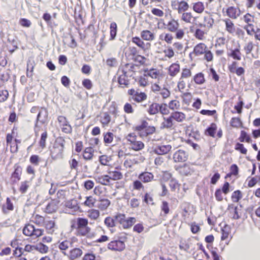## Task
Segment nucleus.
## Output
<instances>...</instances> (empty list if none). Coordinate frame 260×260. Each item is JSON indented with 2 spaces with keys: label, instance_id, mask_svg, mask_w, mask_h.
I'll use <instances>...</instances> for the list:
<instances>
[{
  "label": "nucleus",
  "instance_id": "18",
  "mask_svg": "<svg viewBox=\"0 0 260 260\" xmlns=\"http://www.w3.org/2000/svg\"><path fill=\"white\" fill-rule=\"evenodd\" d=\"M177 170L181 174L185 176L190 175L193 171L190 167L187 164H184L183 166L178 167Z\"/></svg>",
  "mask_w": 260,
  "mask_h": 260
},
{
  "label": "nucleus",
  "instance_id": "13",
  "mask_svg": "<svg viewBox=\"0 0 260 260\" xmlns=\"http://www.w3.org/2000/svg\"><path fill=\"white\" fill-rule=\"evenodd\" d=\"M48 116V112L46 109L41 108L37 115L35 126H38L39 122L43 124L45 122Z\"/></svg>",
  "mask_w": 260,
  "mask_h": 260
},
{
  "label": "nucleus",
  "instance_id": "3",
  "mask_svg": "<svg viewBox=\"0 0 260 260\" xmlns=\"http://www.w3.org/2000/svg\"><path fill=\"white\" fill-rule=\"evenodd\" d=\"M126 139L128 142V144L130 148L135 151L142 150L144 147V144L142 142L137 140V136L134 133L129 134Z\"/></svg>",
  "mask_w": 260,
  "mask_h": 260
},
{
  "label": "nucleus",
  "instance_id": "5",
  "mask_svg": "<svg viewBox=\"0 0 260 260\" xmlns=\"http://www.w3.org/2000/svg\"><path fill=\"white\" fill-rule=\"evenodd\" d=\"M128 93L131 96V99L137 103L145 101L147 97L145 93L134 89H129L128 91Z\"/></svg>",
  "mask_w": 260,
  "mask_h": 260
},
{
  "label": "nucleus",
  "instance_id": "2",
  "mask_svg": "<svg viewBox=\"0 0 260 260\" xmlns=\"http://www.w3.org/2000/svg\"><path fill=\"white\" fill-rule=\"evenodd\" d=\"M88 220L86 218L79 217L76 220V228L80 235L86 236L90 231L88 226Z\"/></svg>",
  "mask_w": 260,
  "mask_h": 260
},
{
  "label": "nucleus",
  "instance_id": "28",
  "mask_svg": "<svg viewBox=\"0 0 260 260\" xmlns=\"http://www.w3.org/2000/svg\"><path fill=\"white\" fill-rule=\"evenodd\" d=\"M159 104L153 103L151 104L147 109V112L150 115H154L158 113Z\"/></svg>",
  "mask_w": 260,
  "mask_h": 260
},
{
  "label": "nucleus",
  "instance_id": "14",
  "mask_svg": "<svg viewBox=\"0 0 260 260\" xmlns=\"http://www.w3.org/2000/svg\"><path fill=\"white\" fill-rule=\"evenodd\" d=\"M145 76L150 77L152 79L159 80L162 78V75L160 71L156 69H151L146 70L144 72Z\"/></svg>",
  "mask_w": 260,
  "mask_h": 260
},
{
  "label": "nucleus",
  "instance_id": "56",
  "mask_svg": "<svg viewBox=\"0 0 260 260\" xmlns=\"http://www.w3.org/2000/svg\"><path fill=\"white\" fill-rule=\"evenodd\" d=\"M147 76H145V73L144 74L143 76L140 77L138 81V83L140 86L142 87H145L146 86L148 83V80L146 78Z\"/></svg>",
  "mask_w": 260,
  "mask_h": 260
},
{
  "label": "nucleus",
  "instance_id": "60",
  "mask_svg": "<svg viewBox=\"0 0 260 260\" xmlns=\"http://www.w3.org/2000/svg\"><path fill=\"white\" fill-rule=\"evenodd\" d=\"M205 32L200 29H197L195 32V37L199 40H204L205 39Z\"/></svg>",
  "mask_w": 260,
  "mask_h": 260
},
{
  "label": "nucleus",
  "instance_id": "10",
  "mask_svg": "<svg viewBox=\"0 0 260 260\" xmlns=\"http://www.w3.org/2000/svg\"><path fill=\"white\" fill-rule=\"evenodd\" d=\"M63 253L67 255L70 260H75L79 258L83 253L82 250L79 248H74L71 250L68 254L66 252Z\"/></svg>",
  "mask_w": 260,
  "mask_h": 260
},
{
  "label": "nucleus",
  "instance_id": "41",
  "mask_svg": "<svg viewBox=\"0 0 260 260\" xmlns=\"http://www.w3.org/2000/svg\"><path fill=\"white\" fill-rule=\"evenodd\" d=\"M229 55L232 57L234 59L240 60L241 59V53L238 48L232 50Z\"/></svg>",
  "mask_w": 260,
  "mask_h": 260
},
{
  "label": "nucleus",
  "instance_id": "40",
  "mask_svg": "<svg viewBox=\"0 0 260 260\" xmlns=\"http://www.w3.org/2000/svg\"><path fill=\"white\" fill-rule=\"evenodd\" d=\"M239 140L241 142H244L245 141L248 143H250L251 141V139L250 136L248 135L247 133L244 131H242L241 132V135Z\"/></svg>",
  "mask_w": 260,
  "mask_h": 260
},
{
  "label": "nucleus",
  "instance_id": "34",
  "mask_svg": "<svg viewBox=\"0 0 260 260\" xmlns=\"http://www.w3.org/2000/svg\"><path fill=\"white\" fill-rule=\"evenodd\" d=\"M242 197L243 195L242 192L239 190H237L233 192L231 199L233 202L237 203L238 202Z\"/></svg>",
  "mask_w": 260,
  "mask_h": 260
},
{
  "label": "nucleus",
  "instance_id": "38",
  "mask_svg": "<svg viewBox=\"0 0 260 260\" xmlns=\"http://www.w3.org/2000/svg\"><path fill=\"white\" fill-rule=\"evenodd\" d=\"M193 80L197 84H203L205 81L204 74L202 73H199L196 74L193 77Z\"/></svg>",
  "mask_w": 260,
  "mask_h": 260
},
{
  "label": "nucleus",
  "instance_id": "26",
  "mask_svg": "<svg viewBox=\"0 0 260 260\" xmlns=\"http://www.w3.org/2000/svg\"><path fill=\"white\" fill-rule=\"evenodd\" d=\"M96 180L99 183L104 185H108L110 183V179L108 175L98 176Z\"/></svg>",
  "mask_w": 260,
  "mask_h": 260
},
{
  "label": "nucleus",
  "instance_id": "58",
  "mask_svg": "<svg viewBox=\"0 0 260 260\" xmlns=\"http://www.w3.org/2000/svg\"><path fill=\"white\" fill-rule=\"evenodd\" d=\"M70 245H71V242L70 241L65 240V241H63L62 242H61L59 244L58 247L60 249H61L62 250H65L69 247Z\"/></svg>",
  "mask_w": 260,
  "mask_h": 260
},
{
  "label": "nucleus",
  "instance_id": "11",
  "mask_svg": "<svg viewBox=\"0 0 260 260\" xmlns=\"http://www.w3.org/2000/svg\"><path fill=\"white\" fill-rule=\"evenodd\" d=\"M66 206L69 210H71V211H68L69 213L72 214H74L75 212L79 209L78 202L75 199H72L66 202Z\"/></svg>",
  "mask_w": 260,
  "mask_h": 260
},
{
  "label": "nucleus",
  "instance_id": "50",
  "mask_svg": "<svg viewBox=\"0 0 260 260\" xmlns=\"http://www.w3.org/2000/svg\"><path fill=\"white\" fill-rule=\"evenodd\" d=\"M132 41L134 43L136 44L138 47L142 49H145V44L143 41H142L138 37H134L132 39Z\"/></svg>",
  "mask_w": 260,
  "mask_h": 260
},
{
  "label": "nucleus",
  "instance_id": "23",
  "mask_svg": "<svg viewBox=\"0 0 260 260\" xmlns=\"http://www.w3.org/2000/svg\"><path fill=\"white\" fill-rule=\"evenodd\" d=\"M226 13L228 16H238L240 15V10L238 8L231 6L227 8Z\"/></svg>",
  "mask_w": 260,
  "mask_h": 260
},
{
  "label": "nucleus",
  "instance_id": "44",
  "mask_svg": "<svg viewBox=\"0 0 260 260\" xmlns=\"http://www.w3.org/2000/svg\"><path fill=\"white\" fill-rule=\"evenodd\" d=\"M87 213L88 217L92 219H96L100 216V212L98 210L91 209Z\"/></svg>",
  "mask_w": 260,
  "mask_h": 260
},
{
  "label": "nucleus",
  "instance_id": "39",
  "mask_svg": "<svg viewBox=\"0 0 260 260\" xmlns=\"http://www.w3.org/2000/svg\"><path fill=\"white\" fill-rule=\"evenodd\" d=\"M229 209L233 210L234 211L233 219H238L240 218L241 215L239 214V209L237 206H235L233 204H231L229 206Z\"/></svg>",
  "mask_w": 260,
  "mask_h": 260
},
{
  "label": "nucleus",
  "instance_id": "61",
  "mask_svg": "<svg viewBox=\"0 0 260 260\" xmlns=\"http://www.w3.org/2000/svg\"><path fill=\"white\" fill-rule=\"evenodd\" d=\"M124 111L127 114L133 113L134 111L132 105L128 103H126L123 107Z\"/></svg>",
  "mask_w": 260,
  "mask_h": 260
},
{
  "label": "nucleus",
  "instance_id": "27",
  "mask_svg": "<svg viewBox=\"0 0 260 260\" xmlns=\"http://www.w3.org/2000/svg\"><path fill=\"white\" fill-rule=\"evenodd\" d=\"M192 8L196 13L200 14L204 11L205 7L203 3L198 2L193 4Z\"/></svg>",
  "mask_w": 260,
  "mask_h": 260
},
{
  "label": "nucleus",
  "instance_id": "24",
  "mask_svg": "<svg viewBox=\"0 0 260 260\" xmlns=\"http://www.w3.org/2000/svg\"><path fill=\"white\" fill-rule=\"evenodd\" d=\"M108 176L110 179L113 180H118L122 178V174L118 171H109Z\"/></svg>",
  "mask_w": 260,
  "mask_h": 260
},
{
  "label": "nucleus",
  "instance_id": "30",
  "mask_svg": "<svg viewBox=\"0 0 260 260\" xmlns=\"http://www.w3.org/2000/svg\"><path fill=\"white\" fill-rule=\"evenodd\" d=\"M164 121L161 123V128H171L172 127L173 124V118L171 117V115L168 118H164Z\"/></svg>",
  "mask_w": 260,
  "mask_h": 260
},
{
  "label": "nucleus",
  "instance_id": "15",
  "mask_svg": "<svg viewBox=\"0 0 260 260\" xmlns=\"http://www.w3.org/2000/svg\"><path fill=\"white\" fill-rule=\"evenodd\" d=\"M59 201L57 200H51L47 205L45 211L48 213L55 212L58 208Z\"/></svg>",
  "mask_w": 260,
  "mask_h": 260
},
{
  "label": "nucleus",
  "instance_id": "20",
  "mask_svg": "<svg viewBox=\"0 0 260 260\" xmlns=\"http://www.w3.org/2000/svg\"><path fill=\"white\" fill-rule=\"evenodd\" d=\"M180 71L179 64L174 63L172 64L169 68V74L172 77L175 76Z\"/></svg>",
  "mask_w": 260,
  "mask_h": 260
},
{
  "label": "nucleus",
  "instance_id": "4",
  "mask_svg": "<svg viewBox=\"0 0 260 260\" xmlns=\"http://www.w3.org/2000/svg\"><path fill=\"white\" fill-rule=\"evenodd\" d=\"M44 230L41 229H36L35 226L30 224L25 225L23 229V234L26 236L37 238L43 234Z\"/></svg>",
  "mask_w": 260,
  "mask_h": 260
},
{
  "label": "nucleus",
  "instance_id": "47",
  "mask_svg": "<svg viewBox=\"0 0 260 260\" xmlns=\"http://www.w3.org/2000/svg\"><path fill=\"white\" fill-rule=\"evenodd\" d=\"M115 219L111 217H108L105 218L104 222L105 224L109 228H113L115 225Z\"/></svg>",
  "mask_w": 260,
  "mask_h": 260
},
{
  "label": "nucleus",
  "instance_id": "32",
  "mask_svg": "<svg viewBox=\"0 0 260 260\" xmlns=\"http://www.w3.org/2000/svg\"><path fill=\"white\" fill-rule=\"evenodd\" d=\"M110 204V201L107 199H102L99 201L98 207L102 210L106 209Z\"/></svg>",
  "mask_w": 260,
  "mask_h": 260
},
{
  "label": "nucleus",
  "instance_id": "8",
  "mask_svg": "<svg viewBox=\"0 0 260 260\" xmlns=\"http://www.w3.org/2000/svg\"><path fill=\"white\" fill-rule=\"evenodd\" d=\"M207 46L204 43H199L194 46L193 51L189 54V56H197L203 55L206 52Z\"/></svg>",
  "mask_w": 260,
  "mask_h": 260
},
{
  "label": "nucleus",
  "instance_id": "52",
  "mask_svg": "<svg viewBox=\"0 0 260 260\" xmlns=\"http://www.w3.org/2000/svg\"><path fill=\"white\" fill-rule=\"evenodd\" d=\"M32 221L38 225H42L45 223L46 220L44 217L37 214L34 217Z\"/></svg>",
  "mask_w": 260,
  "mask_h": 260
},
{
  "label": "nucleus",
  "instance_id": "49",
  "mask_svg": "<svg viewBox=\"0 0 260 260\" xmlns=\"http://www.w3.org/2000/svg\"><path fill=\"white\" fill-rule=\"evenodd\" d=\"M168 107L169 109L173 110L178 109L180 107V103L177 100H172L169 102Z\"/></svg>",
  "mask_w": 260,
  "mask_h": 260
},
{
  "label": "nucleus",
  "instance_id": "12",
  "mask_svg": "<svg viewBox=\"0 0 260 260\" xmlns=\"http://www.w3.org/2000/svg\"><path fill=\"white\" fill-rule=\"evenodd\" d=\"M118 82L119 86L121 87H127L129 84L128 77L126 75V71L124 70L121 71V74L119 75Z\"/></svg>",
  "mask_w": 260,
  "mask_h": 260
},
{
  "label": "nucleus",
  "instance_id": "57",
  "mask_svg": "<svg viewBox=\"0 0 260 260\" xmlns=\"http://www.w3.org/2000/svg\"><path fill=\"white\" fill-rule=\"evenodd\" d=\"M230 171H231L230 174H227L226 177H230L231 175H235V176L237 175L238 174V171H239L238 166L235 164L232 165L231 166Z\"/></svg>",
  "mask_w": 260,
  "mask_h": 260
},
{
  "label": "nucleus",
  "instance_id": "45",
  "mask_svg": "<svg viewBox=\"0 0 260 260\" xmlns=\"http://www.w3.org/2000/svg\"><path fill=\"white\" fill-rule=\"evenodd\" d=\"M188 8V5L184 1H181L178 5V12L181 13L186 11Z\"/></svg>",
  "mask_w": 260,
  "mask_h": 260
},
{
  "label": "nucleus",
  "instance_id": "36",
  "mask_svg": "<svg viewBox=\"0 0 260 260\" xmlns=\"http://www.w3.org/2000/svg\"><path fill=\"white\" fill-rule=\"evenodd\" d=\"M136 222V219L135 217H128L125 219L122 226L124 229H128L131 227Z\"/></svg>",
  "mask_w": 260,
  "mask_h": 260
},
{
  "label": "nucleus",
  "instance_id": "55",
  "mask_svg": "<svg viewBox=\"0 0 260 260\" xmlns=\"http://www.w3.org/2000/svg\"><path fill=\"white\" fill-rule=\"evenodd\" d=\"M47 138V133L46 132L43 133L41 135V139L40 141V145L42 148H44L46 146V140Z\"/></svg>",
  "mask_w": 260,
  "mask_h": 260
},
{
  "label": "nucleus",
  "instance_id": "51",
  "mask_svg": "<svg viewBox=\"0 0 260 260\" xmlns=\"http://www.w3.org/2000/svg\"><path fill=\"white\" fill-rule=\"evenodd\" d=\"M42 0H27L26 3L30 7L39 8Z\"/></svg>",
  "mask_w": 260,
  "mask_h": 260
},
{
  "label": "nucleus",
  "instance_id": "59",
  "mask_svg": "<svg viewBox=\"0 0 260 260\" xmlns=\"http://www.w3.org/2000/svg\"><path fill=\"white\" fill-rule=\"evenodd\" d=\"M235 149L239 151L241 153L245 154L247 153V149L244 147L243 144L237 143L235 146Z\"/></svg>",
  "mask_w": 260,
  "mask_h": 260
},
{
  "label": "nucleus",
  "instance_id": "37",
  "mask_svg": "<svg viewBox=\"0 0 260 260\" xmlns=\"http://www.w3.org/2000/svg\"><path fill=\"white\" fill-rule=\"evenodd\" d=\"M226 25V30L230 34H233L236 29L234 23L230 20L226 19L225 21Z\"/></svg>",
  "mask_w": 260,
  "mask_h": 260
},
{
  "label": "nucleus",
  "instance_id": "64",
  "mask_svg": "<svg viewBox=\"0 0 260 260\" xmlns=\"http://www.w3.org/2000/svg\"><path fill=\"white\" fill-rule=\"evenodd\" d=\"M106 63L110 67H115L118 64L117 61L115 58L108 59L106 61Z\"/></svg>",
  "mask_w": 260,
  "mask_h": 260
},
{
  "label": "nucleus",
  "instance_id": "21",
  "mask_svg": "<svg viewBox=\"0 0 260 260\" xmlns=\"http://www.w3.org/2000/svg\"><path fill=\"white\" fill-rule=\"evenodd\" d=\"M202 19V20H200L201 21V23H200V25L201 26H203L204 27H211L213 23H214V20L212 19V17H200Z\"/></svg>",
  "mask_w": 260,
  "mask_h": 260
},
{
  "label": "nucleus",
  "instance_id": "53",
  "mask_svg": "<svg viewBox=\"0 0 260 260\" xmlns=\"http://www.w3.org/2000/svg\"><path fill=\"white\" fill-rule=\"evenodd\" d=\"M95 202V200L92 197H87L86 200L84 202V204L88 207H92L94 206Z\"/></svg>",
  "mask_w": 260,
  "mask_h": 260
},
{
  "label": "nucleus",
  "instance_id": "31",
  "mask_svg": "<svg viewBox=\"0 0 260 260\" xmlns=\"http://www.w3.org/2000/svg\"><path fill=\"white\" fill-rule=\"evenodd\" d=\"M45 226L48 232L50 234H52L54 231L55 222L53 220H46Z\"/></svg>",
  "mask_w": 260,
  "mask_h": 260
},
{
  "label": "nucleus",
  "instance_id": "7",
  "mask_svg": "<svg viewBox=\"0 0 260 260\" xmlns=\"http://www.w3.org/2000/svg\"><path fill=\"white\" fill-rule=\"evenodd\" d=\"M173 159L175 162H184L188 158V153L183 150H177L173 154Z\"/></svg>",
  "mask_w": 260,
  "mask_h": 260
},
{
  "label": "nucleus",
  "instance_id": "35",
  "mask_svg": "<svg viewBox=\"0 0 260 260\" xmlns=\"http://www.w3.org/2000/svg\"><path fill=\"white\" fill-rule=\"evenodd\" d=\"M148 125V123L144 121L142 122L140 125H137L135 127V130L140 132V135L142 136H144L145 135L144 133H145V129Z\"/></svg>",
  "mask_w": 260,
  "mask_h": 260
},
{
  "label": "nucleus",
  "instance_id": "19",
  "mask_svg": "<svg viewBox=\"0 0 260 260\" xmlns=\"http://www.w3.org/2000/svg\"><path fill=\"white\" fill-rule=\"evenodd\" d=\"M171 115L173 119H174L179 122L183 121L186 118L185 115L181 112L176 111L173 112L171 113Z\"/></svg>",
  "mask_w": 260,
  "mask_h": 260
},
{
  "label": "nucleus",
  "instance_id": "25",
  "mask_svg": "<svg viewBox=\"0 0 260 260\" xmlns=\"http://www.w3.org/2000/svg\"><path fill=\"white\" fill-rule=\"evenodd\" d=\"M94 150L92 147H87L85 149L83 156L86 160H90L93 156Z\"/></svg>",
  "mask_w": 260,
  "mask_h": 260
},
{
  "label": "nucleus",
  "instance_id": "42",
  "mask_svg": "<svg viewBox=\"0 0 260 260\" xmlns=\"http://www.w3.org/2000/svg\"><path fill=\"white\" fill-rule=\"evenodd\" d=\"M117 25L115 22H112L110 24V40H113L115 39L116 35Z\"/></svg>",
  "mask_w": 260,
  "mask_h": 260
},
{
  "label": "nucleus",
  "instance_id": "48",
  "mask_svg": "<svg viewBox=\"0 0 260 260\" xmlns=\"http://www.w3.org/2000/svg\"><path fill=\"white\" fill-rule=\"evenodd\" d=\"M111 121V117L108 113H104L101 117V122L104 125H107Z\"/></svg>",
  "mask_w": 260,
  "mask_h": 260
},
{
  "label": "nucleus",
  "instance_id": "63",
  "mask_svg": "<svg viewBox=\"0 0 260 260\" xmlns=\"http://www.w3.org/2000/svg\"><path fill=\"white\" fill-rule=\"evenodd\" d=\"M191 75V73L189 69H184L182 70L180 80L182 79L183 78H187L190 77Z\"/></svg>",
  "mask_w": 260,
  "mask_h": 260
},
{
  "label": "nucleus",
  "instance_id": "33",
  "mask_svg": "<svg viewBox=\"0 0 260 260\" xmlns=\"http://www.w3.org/2000/svg\"><path fill=\"white\" fill-rule=\"evenodd\" d=\"M217 129L216 124L214 123H212L210 126L207 128L206 131V134L211 137H214L215 131Z\"/></svg>",
  "mask_w": 260,
  "mask_h": 260
},
{
  "label": "nucleus",
  "instance_id": "1",
  "mask_svg": "<svg viewBox=\"0 0 260 260\" xmlns=\"http://www.w3.org/2000/svg\"><path fill=\"white\" fill-rule=\"evenodd\" d=\"M64 143L65 141L62 138L59 137L56 139L52 148L50 149V156L53 159L55 160L62 157Z\"/></svg>",
  "mask_w": 260,
  "mask_h": 260
},
{
  "label": "nucleus",
  "instance_id": "29",
  "mask_svg": "<svg viewBox=\"0 0 260 260\" xmlns=\"http://www.w3.org/2000/svg\"><path fill=\"white\" fill-rule=\"evenodd\" d=\"M35 249L41 253H46L48 251L49 248L42 243H39L35 245Z\"/></svg>",
  "mask_w": 260,
  "mask_h": 260
},
{
  "label": "nucleus",
  "instance_id": "43",
  "mask_svg": "<svg viewBox=\"0 0 260 260\" xmlns=\"http://www.w3.org/2000/svg\"><path fill=\"white\" fill-rule=\"evenodd\" d=\"M168 107L166 104H159L158 112H159L162 115H168L170 113Z\"/></svg>",
  "mask_w": 260,
  "mask_h": 260
},
{
  "label": "nucleus",
  "instance_id": "17",
  "mask_svg": "<svg viewBox=\"0 0 260 260\" xmlns=\"http://www.w3.org/2000/svg\"><path fill=\"white\" fill-rule=\"evenodd\" d=\"M154 178L153 175L150 172H144L141 173L139 176V179L143 183H148L151 181Z\"/></svg>",
  "mask_w": 260,
  "mask_h": 260
},
{
  "label": "nucleus",
  "instance_id": "46",
  "mask_svg": "<svg viewBox=\"0 0 260 260\" xmlns=\"http://www.w3.org/2000/svg\"><path fill=\"white\" fill-rule=\"evenodd\" d=\"M114 134L111 132H108L105 134L104 140L105 143L110 144L112 142Z\"/></svg>",
  "mask_w": 260,
  "mask_h": 260
},
{
  "label": "nucleus",
  "instance_id": "16",
  "mask_svg": "<svg viewBox=\"0 0 260 260\" xmlns=\"http://www.w3.org/2000/svg\"><path fill=\"white\" fill-rule=\"evenodd\" d=\"M172 146L170 145H161L156 147L154 152L158 155H163L168 153L171 149Z\"/></svg>",
  "mask_w": 260,
  "mask_h": 260
},
{
  "label": "nucleus",
  "instance_id": "54",
  "mask_svg": "<svg viewBox=\"0 0 260 260\" xmlns=\"http://www.w3.org/2000/svg\"><path fill=\"white\" fill-rule=\"evenodd\" d=\"M169 186L172 191H175L179 188V184L176 179L172 178L170 181Z\"/></svg>",
  "mask_w": 260,
  "mask_h": 260
},
{
  "label": "nucleus",
  "instance_id": "6",
  "mask_svg": "<svg viewBox=\"0 0 260 260\" xmlns=\"http://www.w3.org/2000/svg\"><path fill=\"white\" fill-rule=\"evenodd\" d=\"M159 27L167 29L171 31H175L177 30L179 24L177 21L174 19L171 20H166L162 23L160 22L158 23Z\"/></svg>",
  "mask_w": 260,
  "mask_h": 260
},
{
  "label": "nucleus",
  "instance_id": "62",
  "mask_svg": "<svg viewBox=\"0 0 260 260\" xmlns=\"http://www.w3.org/2000/svg\"><path fill=\"white\" fill-rule=\"evenodd\" d=\"M141 181L135 180L133 182V189L137 190H140L141 189L144 188V186L141 182Z\"/></svg>",
  "mask_w": 260,
  "mask_h": 260
},
{
  "label": "nucleus",
  "instance_id": "9",
  "mask_svg": "<svg viewBox=\"0 0 260 260\" xmlns=\"http://www.w3.org/2000/svg\"><path fill=\"white\" fill-rule=\"evenodd\" d=\"M108 247L112 250L122 251L125 248V244L121 241L115 240L109 243Z\"/></svg>",
  "mask_w": 260,
  "mask_h": 260
},
{
  "label": "nucleus",
  "instance_id": "22",
  "mask_svg": "<svg viewBox=\"0 0 260 260\" xmlns=\"http://www.w3.org/2000/svg\"><path fill=\"white\" fill-rule=\"evenodd\" d=\"M141 38L146 41H151L154 39V34L148 30H144L141 32Z\"/></svg>",
  "mask_w": 260,
  "mask_h": 260
}]
</instances>
